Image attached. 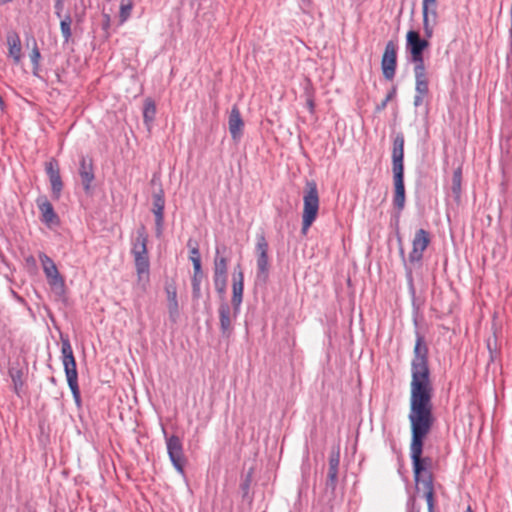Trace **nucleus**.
<instances>
[{
    "instance_id": "nucleus-22",
    "label": "nucleus",
    "mask_w": 512,
    "mask_h": 512,
    "mask_svg": "<svg viewBox=\"0 0 512 512\" xmlns=\"http://www.w3.org/2000/svg\"><path fill=\"white\" fill-rule=\"evenodd\" d=\"M416 93L427 95L429 92L428 76L425 66L414 67Z\"/></svg>"
},
{
    "instance_id": "nucleus-15",
    "label": "nucleus",
    "mask_w": 512,
    "mask_h": 512,
    "mask_svg": "<svg viewBox=\"0 0 512 512\" xmlns=\"http://www.w3.org/2000/svg\"><path fill=\"white\" fill-rule=\"evenodd\" d=\"M404 137L403 135H397L393 141L392 149V172L404 173Z\"/></svg>"
},
{
    "instance_id": "nucleus-26",
    "label": "nucleus",
    "mask_w": 512,
    "mask_h": 512,
    "mask_svg": "<svg viewBox=\"0 0 512 512\" xmlns=\"http://www.w3.org/2000/svg\"><path fill=\"white\" fill-rule=\"evenodd\" d=\"M204 278L202 268L193 269V276L191 279L192 284V293L194 299H199L201 297V282Z\"/></svg>"
},
{
    "instance_id": "nucleus-4",
    "label": "nucleus",
    "mask_w": 512,
    "mask_h": 512,
    "mask_svg": "<svg viewBox=\"0 0 512 512\" xmlns=\"http://www.w3.org/2000/svg\"><path fill=\"white\" fill-rule=\"evenodd\" d=\"M319 194L317 185L314 181H308L303 195V212L301 232L306 235L311 225L317 218L319 211Z\"/></svg>"
},
{
    "instance_id": "nucleus-25",
    "label": "nucleus",
    "mask_w": 512,
    "mask_h": 512,
    "mask_svg": "<svg viewBox=\"0 0 512 512\" xmlns=\"http://www.w3.org/2000/svg\"><path fill=\"white\" fill-rule=\"evenodd\" d=\"M164 206H165V200H164L162 191L158 194H154V196H153V213L155 215L156 225H157V228L159 231L163 224Z\"/></svg>"
},
{
    "instance_id": "nucleus-9",
    "label": "nucleus",
    "mask_w": 512,
    "mask_h": 512,
    "mask_svg": "<svg viewBox=\"0 0 512 512\" xmlns=\"http://www.w3.org/2000/svg\"><path fill=\"white\" fill-rule=\"evenodd\" d=\"M397 66V44L388 41L381 59V69L385 79L392 80L395 76Z\"/></svg>"
},
{
    "instance_id": "nucleus-37",
    "label": "nucleus",
    "mask_w": 512,
    "mask_h": 512,
    "mask_svg": "<svg viewBox=\"0 0 512 512\" xmlns=\"http://www.w3.org/2000/svg\"><path fill=\"white\" fill-rule=\"evenodd\" d=\"M307 105H308V107H309V110H310L311 112H313V110H314V101H313V99H312V98H308V100H307Z\"/></svg>"
},
{
    "instance_id": "nucleus-34",
    "label": "nucleus",
    "mask_w": 512,
    "mask_h": 512,
    "mask_svg": "<svg viewBox=\"0 0 512 512\" xmlns=\"http://www.w3.org/2000/svg\"><path fill=\"white\" fill-rule=\"evenodd\" d=\"M487 348L490 353V360L494 361L497 358L496 340L494 339V347L492 346L491 339L487 340Z\"/></svg>"
},
{
    "instance_id": "nucleus-14",
    "label": "nucleus",
    "mask_w": 512,
    "mask_h": 512,
    "mask_svg": "<svg viewBox=\"0 0 512 512\" xmlns=\"http://www.w3.org/2000/svg\"><path fill=\"white\" fill-rule=\"evenodd\" d=\"M45 170L51 183L52 193L58 199L63 187L58 162L55 159H50L45 164Z\"/></svg>"
},
{
    "instance_id": "nucleus-43",
    "label": "nucleus",
    "mask_w": 512,
    "mask_h": 512,
    "mask_svg": "<svg viewBox=\"0 0 512 512\" xmlns=\"http://www.w3.org/2000/svg\"><path fill=\"white\" fill-rule=\"evenodd\" d=\"M0 104H3L2 98L0 97Z\"/></svg>"
},
{
    "instance_id": "nucleus-5",
    "label": "nucleus",
    "mask_w": 512,
    "mask_h": 512,
    "mask_svg": "<svg viewBox=\"0 0 512 512\" xmlns=\"http://www.w3.org/2000/svg\"><path fill=\"white\" fill-rule=\"evenodd\" d=\"M406 39L414 67L425 66L423 51L429 46V41L421 39L419 33L414 30L408 31Z\"/></svg>"
},
{
    "instance_id": "nucleus-27",
    "label": "nucleus",
    "mask_w": 512,
    "mask_h": 512,
    "mask_svg": "<svg viewBox=\"0 0 512 512\" xmlns=\"http://www.w3.org/2000/svg\"><path fill=\"white\" fill-rule=\"evenodd\" d=\"M156 115V105L155 102L147 98L144 102V111H143V119L146 125H151L154 121Z\"/></svg>"
},
{
    "instance_id": "nucleus-8",
    "label": "nucleus",
    "mask_w": 512,
    "mask_h": 512,
    "mask_svg": "<svg viewBox=\"0 0 512 512\" xmlns=\"http://www.w3.org/2000/svg\"><path fill=\"white\" fill-rule=\"evenodd\" d=\"M228 259L219 255V249H216L213 267V281L216 291L224 295L227 286Z\"/></svg>"
},
{
    "instance_id": "nucleus-28",
    "label": "nucleus",
    "mask_w": 512,
    "mask_h": 512,
    "mask_svg": "<svg viewBox=\"0 0 512 512\" xmlns=\"http://www.w3.org/2000/svg\"><path fill=\"white\" fill-rule=\"evenodd\" d=\"M133 1L132 0H121L119 6V22L120 24L125 23L129 17L131 16V12L133 10Z\"/></svg>"
},
{
    "instance_id": "nucleus-19",
    "label": "nucleus",
    "mask_w": 512,
    "mask_h": 512,
    "mask_svg": "<svg viewBox=\"0 0 512 512\" xmlns=\"http://www.w3.org/2000/svg\"><path fill=\"white\" fill-rule=\"evenodd\" d=\"M167 297V310L172 322H176L179 317V304L177 300V289L175 284L171 283L165 286Z\"/></svg>"
},
{
    "instance_id": "nucleus-17",
    "label": "nucleus",
    "mask_w": 512,
    "mask_h": 512,
    "mask_svg": "<svg viewBox=\"0 0 512 512\" xmlns=\"http://www.w3.org/2000/svg\"><path fill=\"white\" fill-rule=\"evenodd\" d=\"M394 183V197L393 203L398 211H402L405 206V186H404V173L393 174Z\"/></svg>"
},
{
    "instance_id": "nucleus-10",
    "label": "nucleus",
    "mask_w": 512,
    "mask_h": 512,
    "mask_svg": "<svg viewBox=\"0 0 512 512\" xmlns=\"http://www.w3.org/2000/svg\"><path fill=\"white\" fill-rule=\"evenodd\" d=\"M166 445L167 452L173 466L179 473L183 474L186 460L183 453V446L180 438L178 436L173 435L167 438Z\"/></svg>"
},
{
    "instance_id": "nucleus-35",
    "label": "nucleus",
    "mask_w": 512,
    "mask_h": 512,
    "mask_svg": "<svg viewBox=\"0 0 512 512\" xmlns=\"http://www.w3.org/2000/svg\"><path fill=\"white\" fill-rule=\"evenodd\" d=\"M426 95H422V94H416L415 97H414V105L415 106H419L422 104L423 102V99Z\"/></svg>"
},
{
    "instance_id": "nucleus-16",
    "label": "nucleus",
    "mask_w": 512,
    "mask_h": 512,
    "mask_svg": "<svg viewBox=\"0 0 512 512\" xmlns=\"http://www.w3.org/2000/svg\"><path fill=\"white\" fill-rule=\"evenodd\" d=\"M220 329L223 335L229 337L232 332V320L236 317L235 310L228 303L223 302L219 306Z\"/></svg>"
},
{
    "instance_id": "nucleus-18",
    "label": "nucleus",
    "mask_w": 512,
    "mask_h": 512,
    "mask_svg": "<svg viewBox=\"0 0 512 512\" xmlns=\"http://www.w3.org/2000/svg\"><path fill=\"white\" fill-rule=\"evenodd\" d=\"M8 56L13 59L14 64L18 65L22 60L21 39L15 31L7 34Z\"/></svg>"
},
{
    "instance_id": "nucleus-11",
    "label": "nucleus",
    "mask_w": 512,
    "mask_h": 512,
    "mask_svg": "<svg viewBox=\"0 0 512 512\" xmlns=\"http://www.w3.org/2000/svg\"><path fill=\"white\" fill-rule=\"evenodd\" d=\"M430 241V235L426 230L419 229L418 231H416L412 241V250L408 255L409 262H420L423 257L424 251L430 244Z\"/></svg>"
},
{
    "instance_id": "nucleus-42",
    "label": "nucleus",
    "mask_w": 512,
    "mask_h": 512,
    "mask_svg": "<svg viewBox=\"0 0 512 512\" xmlns=\"http://www.w3.org/2000/svg\"><path fill=\"white\" fill-rule=\"evenodd\" d=\"M464 512H473V510L471 509L470 506H468Z\"/></svg>"
},
{
    "instance_id": "nucleus-41",
    "label": "nucleus",
    "mask_w": 512,
    "mask_h": 512,
    "mask_svg": "<svg viewBox=\"0 0 512 512\" xmlns=\"http://www.w3.org/2000/svg\"><path fill=\"white\" fill-rule=\"evenodd\" d=\"M389 99H390V97L388 96V97L386 98V100L382 103V107H385V105H386V103H387V101H388Z\"/></svg>"
},
{
    "instance_id": "nucleus-23",
    "label": "nucleus",
    "mask_w": 512,
    "mask_h": 512,
    "mask_svg": "<svg viewBox=\"0 0 512 512\" xmlns=\"http://www.w3.org/2000/svg\"><path fill=\"white\" fill-rule=\"evenodd\" d=\"M340 463V449L339 447L334 448L329 456V469H328V481L331 486H335L338 477V467Z\"/></svg>"
},
{
    "instance_id": "nucleus-36",
    "label": "nucleus",
    "mask_w": 512,
    "mask_h": 512,
    "mask_svg": "<svg viewBox=\"0 0 512 512\" xmlns=\"http://www.w3.org/2000/svg\"><path fill=\"white\" fill-rule=\"evenodd\" d=\"M56 14L58 16H60V11L62 10V0H57V3H56Z\"/></svg>"
},
{
    "instance_id": "nucleus-6",
    "label": "nucleus",
    "mask_w": 512,
    "mask_h": 512,
    "mask_svg": "<svg viewBox=\"0 0 512 512\" xmlns=\"http://www.w3.org/2000/svg\"><path fill=\"white\" fill-rule=\"evenodd\" d=\"M39 260L49 285L56 290L63 291L65 282L54 261L43 252L39 253Z\"/></svg>"
},
{
    "instance_id": "nucleus-21",
    "label": "nucleus",
    "mask_w": 512,
    "mask_h": 512,
    "mask_svg": "<svg viewBox=\"0 0 512 512\" xmlns=\"http://www.w3.org/2000/svg\"><path fill=\"white\" fill-rule=\"evenodd\" d=\"M79 175L85 191H89L94 180L93 165L90 159L84 157L81 159Z\"/></svg>"
},
{
    "instance_id": "nucleus-7",
    "label": "nucleus",
    "mask_w": 512,
    "mask_h": 512,
    "mask_svg": "<svg viewBox=\"0 0 512 512\" xmlns=\"http://www.w3.org/2000/svg\"><path fill=\"white\" fill-rule=\"evenodd\" d=\"M422 17L424 35L429 39L438 23L437 0H422Z\"/></svg>"
},
{
    "instance_id": "nucleus-12",
    "label": "nucleus",
    "mask_w": 512,
    "mask_h": 512,
    "mask_svg": "<svg viewBox=\"0 0 512 512\" xmlns=\"http://www.w3.org/2000/svg\"><path fill=\"white\" fill-rule=\"evenodd\" d=\"M257 253V269L258 276L266 279L269 272V258H268V243L264 234L257 236V242L255 246Z\"/></svg>"
},
{
    "instance_id": "nucleus-13",
    "label": "nucleus",
    "mask_w": 512,
    "mask_h": 512,
    "mask_svg": "<svg viewBox=\"0 0 512 512\" xmlns=\"http://www.w3.org/2000/svg\"><path fill=\"white\" fill-rule=\"evenodd\" d=\"M244 274L240 265H237L232 275V306L238 314L243 299Z\"/></svg>"
},
{
    "instance_id": "nucleus-3",
    "label": "nucleus",
    "mask_w": 512,
    "mask_h": 512,
    "mask_svg": "<svg viewBox=\"0 0 512 512\" xmlns=\"http://www.w3.org/2000/svg\"><path fill=\"white\" fill-rule=\"evenodd\" d=\"M62 364L67 378L68 386L77 405L81 403L80 389L78 385V372L72 346L68 339L61 342Z\"/></svg>"
},
{
    "instance_id": "nucleus-31",
    "label": "nucleus",
    "mask_w": 512,
    "mask_h": 512,
    "mask_svg": "<svg viewBox=\"0 0 512 512\" xmlns=\"http://www.w3.org/2000/svg\"><path fill=\"white\" fill-rule=\"evenodd\" d=\"M188 246L190 247L189 259L193 264V269L201 268V256H200V252H199L197 245L191 246V240H190L188 242Z\"/></svg>"
},
{
    "instance_id": "nucleus-1",
    "label": "nucleus",
    "mask_w": 512,
    "mask_h": 512,
    "mask_svg": "<svg viewBox=\"0 0 512 512\" xmlns=\"http://www.w3.org/2000/svg\"><path fill=\"white\" fill-rule=\"evenodd\" d=\"M409 422L411 428L410 457L412 460L416 487L422 491L429 511L434 508V487L431 474L432 460L422 457L424 441L433 424V386L428 367V348L422 336L418 335L411 363Z\"/></svg>"
},
{
    "instance_id": "nucleus-38",
    "label": "nucleus",
    "mask_w": 512,
    "mask_h": 512,
    "mask_svg": "<svg viewBox=\"0 0 512 512\" xmlns=\"http://www.w3.org/2000/svg\"><path fill=\"white\" fill-rule=\"evenodd\" d=\"M27 262L34 264L35 259L33 257H29V258H27Z\"/></svg>"
},
{
    "instance_id": "nucleus-29",
    "label": "nucleus",
    "mask_w": 512,
    "mask_h": 512,
    "mask_svg": "<svg viewBox=\"0 0 512 512\" xmlns=\"http://www.w3.org/2000/svg\"><path fill=\"white\" fill-rule=\"evenodd\" d=\"M461 184H462V167L459 166L453 172L452 186H451V190L456 199H459L461 196V190H462Z\"/></svg>"
},
{
    "instance_id": "nucleus-2",
    "label": "nucleus",
    "mask_w": 512,
    "mask_h": 512,
    "mask_svg": "<svg viewBox=\"0 0 512 512\" xmlns=\"http://www.w3.org/2000/svg\"><path fill=\"white\" fill-rule=\"evenodd\" d=\"M148 236L144 228L137 231L132 245L131 253L134 257V264L137 275V285L146 290L150 281V262L147 250Z\"/></svg>"
},
{
    "instance_id": "nucleus-32",
    "label": "nucleus",
    "mask_w": 512,
    "mask_h": 512,
    "mask_svg": "<svg viewBox=\"0 0 512 512\" xmlns=\"http://www.w3.org/2000/svg\"><path fill=\"white\" fill-rule=\"evenodd\" d=\"M10 376L12 378L14 391L17 395H20V392L23 387V379H22V372L20 370L10 371Z\"/></svg>"
},
{
    "instance_id": "nucleus-39",
    "label": "nucleus",
    "mask_w": 512,
    "mask_h": 512,
    "mask_svg": "<svg viewBox=\"0 0 512 512\" xmlns=\"http://www.w3.org/2000/svg\"><path fill=\"white\" fill-rule=\"evenodd\" d=\"M105 18H106V26L109 25V21H110V17L109 15H105Z\"/></svg>"
},
{
    "instance_id": "nucleus-24",
    "label": "nucleus",
    "mask_w": 512,
    "mask_h": 512,
    "mask_svg": "<svg viewBox=\"0 0 512 512\" xmlns=\"http://www.w3.org/2000/svg\"><path fill=\"white\" fill-rule=\"evenodd\" d=\"M37 206L45 223L53 224L57 222L58 218L54 212L53 206L45 197H41L37 200Z\"/></svg>"
},
{
    "instance_id": "nucleus-40",
    "label": "nucleus",
    "mask_w": 512,
    "mask_h": 512,
    "mask_svg": "<svg viewBox=\"0 0 512 512\" xmlns=\"http://www.w3.org/2000/svg\"><path fill=\"white\" fill-rule=\"evenodd\" d=\"M11 1H12V0H0V3H2V4H6V3L11 2Z\"/></svg>"
},
{
    "instance_id": "nucleus-33",
    "label": "nucleus",
    "mask_w": 512,
    "mask_h": 512,
    "mask_svg": "<svg viewBox=\"0 0 512 512\" xmlns=\"http://www.w3.org/2000/svg\"><path fill=\"white\" fill-rule=\"evenodd\" d=\"M32 41H33V48L29 54V57H30V60L32 61V63L34 64V66L38 67L41 55H40V52H39V49L37 47L35 40L33 39Z\"/></svg>"
},
{
    "instance_id": "nucleus-20",
    "label": "nucleus",
    "mask_w": 512,
    "mask_h": 512,
    "mask_svg": "<svg viewBox=\"0 0 512 512\" xmlns=\"http://www.w3.org/2000/svg\"><path fill=\"white\" fill-rule=\"evenodd\" d=\"M229 132L234 140L241 137L244 127V122L241 117L240 110L237 106L231 109L228 120Z\"/></svg>"
},
{
    "instance_id": "nucleus-30",
    "label": "nucleus",
    "mask_w": 512,
    "mask_h": 512,
    "mask_svg": "<svg viewBox=\"0 0 512 512\" xmlns=\"http://www.w3.org/2000/svg\"><path fill=\"white\" fill-rule=\"evenodd\" d=\"M71 24L72 19L70 15L64 16V18L60 22V30L65 42H68L71 38Z\"/></svg>"
}]
</instances>
